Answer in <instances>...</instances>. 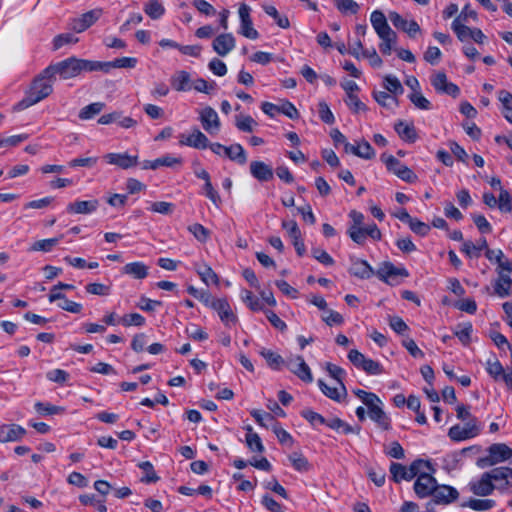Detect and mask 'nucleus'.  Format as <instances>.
<instances>
[{
    "mask_svg": "<svg viewBox=\"0 0 512 512\" xmlns=\"http://www.w3.org/2000/svg\"><path fill=\"white\" fill-rule=\"evenodd\" d=\"M395 131L399 137L408 142H415L417 139V133L413 124L399 121L394 126Z\"/></svg>",
    "mask_w": 512,
    "mask_h": 512,
    "instance_id": "34",
    "label": "nucleus"
},
{
    "mask_svg": "<svg viewBox=\"0 0 512 512\" xmlns=\"http://www.w3.org/2000/svg\"><path fill=\"white\" fill-rule=\"evenodd\" d=\"M199 120L203 129L210 135H216L221 127L217 112L212 107H205L199 112Z\"/></svg>",
    "mask_w": 512,
    "mask_h": 512,
    "instance_id": "9",
    "label": "nucleus"
},
{
    "mask_svg": "<svg viewBox=\"0 0 512 512\" xmlns=\"http://www.w3.org/2000/svg\"><path fill=\"white\" fill-rule=\"evenodd\" d=\"M486 370L495 380L501 379L504 381V376L507 374L499 361L488 362Z\"/></svg>",
    "mask_w": 512,
    "mask_h": 512,
    "instance_id": "60",
    "label": "nucleus"
},
{
    "mask_svg": "<svg viewBox=\"0 0 512 512\" xmlns=\"http://www.w3.org/2000/svg\"><path fill=\"white\" fill-rule=\"evenodd\" d=\"M293 468L299 472H307L310 469L308 460L300 453L294 452L288 457Z\"/></svg>",
    "mask_w": 512,
    "mask_h": 512,
    "instance_id": "45",
    "label": "nucleus"
},
{
    "mask_svg": "<svg viewBox=\"0 0 512 512\" xmlns=\"http://www.w3.org/2000/svg\"><path fill=\"white\" fill-rule=\"evenodd\" d=\"M105 108V103L94 102L83 107L79 112V118L81 120H89L94 116L98 115Z\"/></svg>",
    "mask_w": 512,
    "mask_h": 512,
    "instance_id": "40",
    "label": "nucleus"
},
{
    "mask_svg": "<svg viewBox=\"0 0 512 512\" xmlns=\"http://www.w3.org/2000/svg\"><path fill=\"white\" fill-rule=\"evenodd\" d=\"M87 293L98 296H106L110 294V286L102 283H90L85 286Z\"/></svg>",
    "mask_w": 512,
    "mask_h": 512,
    "instance_id": "62",
    "label": "nucleus"
},
{
    "mask_svg": "<svg viewBox=\"0 0 512 512\" xmlns=\"http://www.w3.org/2000/svg\"><path fill=\"white\" fill-rule=\"evenodd\" d=\"M144 11L150 18L158 19L164 14L165 9L158 0H149L144 7Z\"/></svg>",
    "mask_w": 512,
    "mask_h": 512,
    "instance_id": "48",
    "label": "nucleus"
},
{
    "mask_svg": "<svg viewBox=\"0 0 512 512\" xmlns=\"http://www.w3.org/2000/svg\"><path fill=\"white\" fill-rule=\"evenodd\" d=\"M374 99L377 101V103L383 107L390 108L392 106L397 105V98L396 96H393L389 94V92L385 91H378L374 92Z\"/></svg>",
    "mask_w": 512,
    "mask_h": 512,
    "instance_id": "50",
    "label": "nucleus"
},
{
    "mask_svg": "<svg viewBox=\"0 0 512 512\" xmlns=\"http://www.w3.org/2000/svg\"><path fill=\"white\" fill-rule=\"evenodd\" d=\"M235 45L236 40L231 33L218 35L212 43L213 50L222 57L229 54L235 48Z\"/></svg>",
    "mask_w": 512,
    "mask_h": 512,
    "instance_id": "19",
    "label": "nucleus"
},
{
    "mask_svg": "<svg viewBox=\"0 0 512 512\" xmlns=\"http://www.w3.org/2000/svg\"><path fill=\"white\" fill-rule=\"evenodd\" d=\"M171 86L178 92L189 91L192 89L191 75L184 70L176 71L170 78Z\"/></svg>",
    "mask_w": 512,
    "mask_h": 512,
    "instance_id": "27",
    "label": "nucleus"
},
{
    "mask_svg": "<svg viewBox=\"0 0 512 512\" xmlns=\"http://www.w3.org/2000/svg\"><path fill=\"white\" fill-rule=\"evenodd\" d=\"M370 21L377 35L385 31L391 30L390 26L388 25L387 19L382 11H373L370 16Z\"/></svg>",
    "mask_w": 512,
    "mask_h": 512,
    "instance_id": "38",
    "label": "nucleus"
},
{
    "mask_svg": "<svg viewBox=\"0 0 512 512\" xmlns=\"http://www.w3.org/2000/svg\"><path fill=\"white\" fill-rule=\"evenodd\" d=\"M241 299L242 301L252 310V311H260L263 310V304L261 301L255 297L251 291L243 289L241 290Z\"/></svg>",
    "mask_w": 512,
    "mask_h": 512,
    "instance_id": "46",
    "label": "nucleus"
},
{
    "mask_svg": "<svg viewBox=\"0 0 512 512\" xmlns=\"http://www.w3.org/2000/svg\"><path fill=\"white\" fill-rule=\"evenodd\" d=\"M301 416L305 418L313 426L327 425L328 422V420H326L322 415L310 409L302 410Z\"/></svg>",
    "mask_w": 512,
    "mask_h": 512,
    "instance_id": "55",
    "label": "nucleus"
},
{
    "mask_svg": "<svg viewBox=\"0 0 512 512\" xmlns=\"http://www.w3.org/2000/svg\"><path fill=\"white\" fill-rule=\"evenodd\" d=\"M259 354L266 360L267 364L276 370H279L283 365L286 364V361L282 358L278 353L267 349L261 348Z\"/></svg>",
    "mask_w": 512,
    "mask_h": 512,
    "instance_id": "36",
    "label": "nucleus"
},
{
    "mask_svg": "<svg viewBox=\"0 0 512 512\" xmlns=\"http://www.w3.org/2000/svg\"><path fill=\"white\" fill-rule=\"evenodd\" d=\"M179 145L194 149H206L209 146V139L198 128H193L190 134H181L179 136Z\"/></svg>",
    "mask_w": 512,
    "mask_h": 512,
    "instance_id": "13",
    "label": "nucleus"
},
{
    "mask_svg": "<svg viewBox=\"0 0 512 512\" xmlns=\"http://www.w3.org/2000/svg\"><path fill=\"white\" fill-rule=\"evenodd\" d=\"M182 159L180 157H174L172 155H164L162 157H159L155 160H152L150 163V167L152 170H156L159 167L165 166V167H173L175 165H181Z\"/></svg>",
    "mask_w": 512,
    "mask_h": 512,
    "instance_id": "41",
    "label": "nucleus"
},
{
    "mask_svg": "<svg viewBox=\"0 0 512 512\" xmlns=\"http://www.w3.org/2000/svg\"><path fill=\"white\" fill-rule=\"evenodd\" d=\"M378 37L381 39V43L379 45L380 52L384 55H390L394 45L396 44L397 34L391 29L378 34Z\"/></svg>",
    "mask_w": 512,
    "mask_h": 512,
    "instance_id": "31",
    "label": "nucleus"
},
{
    "mask_svg": "<svg viewBox=\"0 0 512 512\" xmlns=\"http://www.w3.org/2000/svg\"><path fill=\"white\" fill-rule=\"evenodd\" d=\"M323 312L322 320L329 326L341 325L344 322L342 315L334 310L326 309Z\"/></svg>",
    "mask_w": 512,
    "mask_h": 512,
    "instance_id": "58",
    "label": "nucleus"
},
{
    "mask_svg": "<svg viewBox=\"0 0 512 512\" xmlns=\"http://www.w3.org/2000/svg\"><path fill=\"white\" fill-rule=\"evenodd\" d=\"M497 278L493 281L494 294L500 298L512 295V278L506 270L496 269Z\"/></svg>",
    "mask_w": 512,
    "mask_h": 512,
    "instance_id": "14",
    "label": "nucleus"
},
{
    "mask_svg": "<svg viewBox=\"0 0 512 512\" xmlns=\"http://www.w3.org/2000/svg\"><path fill=\"white\" fill-rule=\"evenodd\" d=\"M54 77L44 75V71L33 81L26 97L19 102L22 109L28 108L48 97L53 91Z\"/></svg>",
    "mask_w": 512,
    "mask_h": 512,
    "instance_id": "4",
    "label": "nucleus"
},
{
    "mask_svg": "<svg viewBox=\"0 0 512 512\" xmlns=\"http://www.w3.org/2000/svg\"><path fill=\"white\" fill-rule=\"evenodd\" d=\"M190 233L200 242L205 243L210 237V231L199 223H194L188 227Z\"/></svg>",
    "mask_w": 512,
    "mask_h": 512,
    "instance_id": "54",
    "label": "nucleus"
},
{
    "mask_svg": "<svg viewBox=\"0 0 512 512\" xmlns=\"http://www.w3.org/2000/svg\"><path fill=\"white\" fill-rule=\"evenodd\" d=\"M149 267L143 262L128 263L123 267V273L132 276L135 279H144L148 275Z\"/></svg>",
    "mask_w": 512,
    "mask_h": 512,
    "instance_id": "35",
    "label": "nucleus"
},
{
    "mask_svg": "<svg viewBox=\"0 0 512 512\" xmlns=\"http://www.w3.org/2000/svg\"><path fill=\"white\" fill-rule=\"evenodd\" d=\"M120 324L125 327L137 326L141 327L145 324V318L139 313L125 314L119 319Z\"/></svg>",
    "mask_w": 512,
    "mask_h": 512,
    "instance_id": "49",
    "label": "nucleus"
},
{
    "mask_svg": "<svg viewBox=\"0 0 512 512\" xmlns=\"http://www.w3.org/2000/svg\"><path fill=\"white\" fill-rule=\"evenodd\" d=\"M431 84L438 93L447 94L456 98L460 94L459 87L449 82L444 72H437L431 76Z\"/></svg>",
    "mask_w": 512,
    "mask_h": 512,
    "instance_id": "10",
    "label": "nucleus"
},
{
    "mask_svg": "<svg viewBox=\"0 0 512 512\" xmlns=\"http://www.w3.org/2000/svg\"><path fill=\"white\" fill-rule=\"evenodd\" d=\"M224 155L227 156L232 161H237L241 165L247 162L245 150L238 143L233 144L229 147L225 146Z\"/></svg>",
    "mask_w": 512,
    "mask_h": 512,
    "instance_id": "37",
    "label": "nucleus"
},
{
    "mask_svg": "<svg viewBox=\"0 0 512 512\" xmlns=\"http://www.w3.org/2000/svg\"><path fill=\"white\" fill-rule=\"evenodd\" d=\"M250 7L246 4H241L239 7L240 17V30L239 33L248 39L255 40L259 37L258 31L253 27L252 19L250 17Z\"/></svg>",
    "mask_w": 512,
    "mask_h": 512,
    "instance_id": "11",
    "label": "nucleus"
},
{
    "mask_svg": "<svg viewBox=\"0 0 512 512\" xmlns=\"http://www.w3.org/2000/svg\"><path fill=\"white\" fill-rule=\"evenodd\" d=\"M102 15V9H93L79 17L73 18L69 24L70 28L77 32L81 33L92 26Z\"/></svg>",
    "mask_w": 512,
    "mask_h": 512,
    "instance_id": "12",
    "label": "nucleus"
},
{
    "mask_svg": "<svg viewBox=\"0 0 512 512\" xmlns=\"http://www.w3.org/2000/svg\"><path fill=\"white\" fill-rule=\"evenodd\" d=\"M432 497L435 504H449L458 498V492L453 487L436 484Z\"/></svg>",
    "mask_w": 512,
    "mask_h": 512,
    "instance_id": "23",
    "label": "nucleus"
},
{
    "mask_svg": "<svg viewBox=\"0 0 512 512\" xmlns=\"http://www.w3.org/2000/svg\"><path fill=\"white\" fill-rule=\"evenodd\" d=\"M327 426L333 430L341 431L344 434H359L360 427H352L348 423L342 421L340 418H333L328 420Z\"/></svg>",
    "mask_w": 512,
    "mask_h": 512,
    "instance_id": "39",
    "label": "nucleus"
},
{
    "mask_svg": "<svg viewBox=\"0 0 512 512\" xmlns=\"http://www.w3.org/2000/svg\"><path fill=\"white\" fill-rule=\"evenodd\" d=\"M117 122L119 126L125 129L132 128L137 125V121L131 117L123 116L120 111H113L109 114H104L98 119V123L108 125Z\"/></svg>",
    "mask_w": 512,
    "mask_h": 512,
    "instance_id": "20",
    "label": "nucleus"
},
{
    "mask_svg": "<svg viewBox=\"0 0 512 512\" xmlns=\"http://www.w3.org/2000/svg\"><path fill=\"white\" fill-rule=\"evenodd\" d=\"M388 16L395 28L407 33L411 38L421 31L419 24L415 20L408 21L395 11L389 12Z\"/></svg>",
    "mask_w": 512,
    "mask_h": 512,
    "instance_id": "15",
    "label": "nucleus"
},
{
    "mask_svg": "<svg viewBox=\"0 0 512 512\" xmlns=\"http://www.w3.org/2000/svg\"><path fill=\"white\" fill-rule=\"evenodd\" d=\"M97 71V61L69 57L44 69V75L54 77L59 75L61 79L67 80L79 76L82 72Z\"/></svg>",
    "mask_w": 512,
    "mask_h": 512,
    "instance_id": "1",
    "label": "nucleus"
},
{
    "mask_svg": "<svg viewBox=\"0 0 512 512\" xmlns=\"http://www.w3.org/2000/svg\"><path fill=\"white\" fill-rule=\"evenodd\" d=\"M235 126L242 132H252L257 122L250 115L241 114L235 117Z\"/></svg>",
    "mask_w": 512,
    "mask_h": 512,
    "instance_id": "43",
    "label": "nucleus"
},
{
    "mask_svg": "<svg viewBox=\"0 0 512 512\" xmlns=\"http://www.w3.org/2000/svg\"><path fill=\"white\" fill-rule=\"evenodd\" d=\"M436 480L434 477L427 473L420 474L415 483H414V491L420 498H425L428 496H432L433 491L436 488Z\"/></svg>",
    "mask_w": 512,
    "mask_h": 512,
    "instance_id": "17",
    "label": "nucleus"
},
{
    "mask_svg": "<svg viewBox=\"0 0 512 512\" xmlns=\"http://www.w3.org/2000/svg\"><path fill=\"white\" fill-rule=\"evenodd\" d=\"M497 208L501 212H511L512 211V197L510 193L505 189H500V194L497 199Z\"/></svg>",
    "mask_w": 512,
    "mask_h": 512,
    "instance_id": "51",
    "label": "nucleus"
},
{
    "mask_svg": "<svg viewBox=\"0 0 512 512\" xmlns=\"http://www.w3.org/2000/svg\"><path fill=\"white\" fill-rule=\"evenodd\" d=\"M318 386L325 396L337 402L347 394L344 384H339V387H330L323 380H318Z\"/></svg>",
    "mask_w": 512,
    "mask_h": 512,
    "instance_id": "30",
    "label": "nucleus"
},
{
    "mask_svg": "<svg viewBox=\"0 0 512 512\" xmlns=\"http://www.w3.org/2000/svg\"><path fill=\"white\" fill-rule=\"evenodd\" d=\"M35 410L42 415H53V414H59L64 411V408L51 405L48 403L43 402H36L35 403Z\"/></svg>",
    "mask_w": 512,
    "mask_h": 512,
    "instance_id": "59",
    "label": "nucleus"
},
{
    "mask_svg": "<svg viewBox=\"0 0 512 512\" xmlns=\"http://www.w3.org/2000/svg\"><path fill=\"white\" fill-rule=\"evenodd\" d=\"M194 268L197 274L200 276L201 280L206 284H215L217 285L219 282L217 274L213 271V269L207 265L206 263H195Z\"/></svg>",
    "mask_w": 512,
    "mask_h": 512,
    "instance_id": "29",
    "label": "nucleus"
},
{
    "mask_svg": "<svg viewBox=\"0 0 512 512\" xmlns=\"http://www.w3.org/2000/svg\"><path fill=\"white\" fill-rule=\"evenodd\" d=\"M26 430L17 424H3L0 426V442H15L24 437Z\"/></svg>",
    "mask_w": 512,
    "mask_h": 512,
    "instance_id": "21",
    "label": "nucleus"
},
{
    "mask_svg": "<svg viewBox=\"0 0 512 512\" xmlns=\"http://www.w3.org/2000/svg\"><path fill=\"white\" fill-rule=\"evenodd\" d=\"M478 13L476 10L471 9L470 5H465L461 13L454 19L452 29L456 33L460 41L464 42L469 39L480 43V30L471 29L468 24L471 21H476Z\"/></svg>",
    "mask_w": 512,
    "mask_h": 512,
    "instance_id": "3",
    "label": "nucleus"
},
{
    "mask_svg": "<svg viewBox=\"0 0 512 512\" xmlns=\"http://www.w3.org/2000/svg\"><path fill=\"white\" fill-rule=\"evenodd\" d=\"M286 367L304 382L311 383L313 376L311 370L302 356H290L286 360Z\"/></svg>",
    "mask_w": 512,
    "mask_h": 512,
    "instance_id": "8",
    "label": "nucleus"
},
{
    "mask_svg": "<svg viewBox=\"0 0 512 512\" xmlns=\"http://www.w3.org/2000/svg\"><path fill=\"white\" fill-rule=\"evenodd\" d=\"M98 207L99 201L97 199H92L69 203L66 210L70 214H91L95 212Z\"/></svg>",
    "mask_w": 512,
    "mask_h": 512,
    "instance_id": "25",
    "label": "nucleus"
},
{
    "mask_svg": "<svg viewBox=\"0 0 512 512\" xmlns=\"http://www.w3.org/2000/svg\"><path fill=\"white\" fill-rule=\"evenodd\" d=\"M212 309L215 310L220 320L226 327H232L237 323V316L233 313L230 304L224 298L218 299L212 303Z\"/></svg>",
    "mask_w": 512,
    "mask_h": 512,
    "instance_id": "16",
    "label": "nucleus"
},
{
    "mask_svg": "<svg viewBox=\"0 0 512 512\" xmlns=\"http://www.w3.org/2000/svg\"><path fill=\"white\" fill-rule=\"evenodd\" d=\"M63 238V235H60L59 237L55 238H49V239H43L38 240L32 244L30 247V251H42V252H49L52 250L54 246H56L59 241Z\"/></svg>",
    "mask_w": 512,
    "mask_h": 512,
    "instance_id": "42",
    "label": "nucleus"
},
{
    "mask_svg": "<svg viewBox=\"0 0 512 512\" xmlns=\"http://www.w3.org/2000/svg\"><path fill=\"white\" fill-rule=\"evenodd\" d=\"M471 333L472 325L470 323L460 324L455 330V335L464 345H467L470 342Z\"/></svg>",
    "mask_w": 512,
    "mask_h": 512,
    "instance_id": "57",
    "label": "nucleus"
},
{
    "mask_svg": "<svg viewBox=\"0 0 512 512\" xmlns=\"http://www.w3.org/2000/svg\"><path fill=\"white\" fill-rule=\"evenodd\" d=\"M78 42V38L71 33L59 34L53 39V49L58 50L64 45L75 44Z\"/></svg>",
    "mask_w": 512,
    "mask_h": 512,
    "instance_id": "56",
    "label": "nucleus"
},
{
    "mask_svg": "<svg viewBox=\"0 0 512 512\" xmlns=\"http://www.w3.org/2000/svg\"><path fill=\"white\" fill-rule=\"evenodd\" d=\"M136 64L137 59L134 57H122L109 62L97 61V71L109 73L113 68H134Z\"/></svg>",
    "mask_w": 512,
    "mask_h": 512,
    "instance_id": "24",
    "label": "nucleus"
},
{
    "mask_svg": "<svg viewBox=\"0 0 512 512\" xmlns=\"http://www.w3.org/2000/svg\"><path fill=\"white\" fill-rule=\"evenodd\" d=\"M382 401L373 402V406H368V414L371 420L377 423L379 427L384 430H388L390 428V419L383 411Z\"/></svg>",
    "mask_w": 512,
    "mask_h": 512,
    "instance_id": "26",
    "label": "nucleus"
},
{
    "mask_svg": "<svg viewBox=\"0 0 512 512\" xmlns=\"http://www.w3.org/2000/svg\"><path fill=\"white\" fill-rule=\"evenodd\" d=\"M507 492L512 489V468L500 466L482 474V496H487L493 490Z\"/></svg>",
    "mask_w": 512,
    "mask_h": 512,
    "instance_id": "2",
    "label": "nucleus"
},
{
    "mask_svg": "<svg viewBox=\"0 0 512 512\" xmlns=\"http://www.w3.org/2000/svg\"><path fill=\"white\" fill-rule=\"evenodd\" d=\"M377 274L381 279L384 280H387L388 278H392L395 276H408V272L405 268H397L390 262L383 263V265L379 268Z\"/></svg>",
    "mask_w": 512,
    "mask_h": 512,
    "instance_id": "32",
    "label": "nucleus"
},
{
    "mask_svg": "<svg viewBox=\"0 0 512 512\" xmlns=\"http://www.w3.org/2000/svg\"><path fill=\"white\" fill-rule=\"evenodd\" d=\"M350 273L361 279H368L372 276V267L365 261L356 259L352 262Z\"/></svg>",
    "mask_w": 512,
    "mask_h": 512,
    "instance_id": "33",
    "label": "nucleus"
},
{
    "mask_svg": "<svg viewBox=\"0 0 512 512\" xmlns=\"http://www.w3.org/2000/svg\"><path fill=\"white\" fill-rule=\"evenodd\" d=\"M248 433L246 434V443L250 450L256 451V452H263L264 446L262 444V441L259 437V435L255 432H253L252 427H247Z\"/></svg>",
    "mask_w": 512,
    "mask_h": 512,
    "instance_id": "44",
    "label": "nucleus"
},
{
    "mask_svg": "<svg viewBox=\"0 0 512 512\" xmlns=\"http://www.w3.org/2000/svg\"><path fill=\"white\" fill-rule=\"evenodd\" d=\"M250 173L258 181L265 182L273 178V169L263 161H252Z\"/></svg>",
    "mask_w": 512,
    "mask_h": 512,
    "instance_id": "28",
    "label": "nucleus"
},
{
    "mask_svg": "<svg viewBox=\"0 0 512 512\" xmlns=\"http://www.w3.org/2000/svg\"><path fill=\"white\" fill-rule=\"evenodd\" d=\"M482 254L491 264L497 266L496 269L506 270L508 273L512 272V262L505 258L501 249H491L485 239H482Z\"/></svg>",
    "mask_w": 512,
    "mask_h": 512,
    "instance_id": "7",
    "label": "nucleus"
},
{
    "mask_svg": "<svg viewBox=\"0 0 512 512\" xmlns=\"http://www.w3.org/2000/svg\"><path fill=\"white\" fill-rule=\"evenodd\" d=\"M104 160L108 164L115 165L121 169H129L138 164V156L128 153H108L104 156Z\"/></svg>",
    "mask_w": 512,
    "mask_h": 512,
    "instance_id": "18",
    "label": "nucleus"
},
{
    "mask_svg": "<svg viewBox=\"0 0 512 512\" xmlns=\"http://www.w3.org/2000/svg\"><path fill=\"white\" fill-rule=\"evenodd\" d=\"M381 159L385 163L387 169L398 176L401 180L407 183H414L417 180V175L393 155H382Z\"/></svg>",
    "mask_w": 512,
    "mask_h": 512,
    "instance_id": "6",
    "label": "nucleus"
},
{
    "mask_svg": "<svg viewBox=\"0 0 512 512\" xmlns=\"http://www.w3.org/2000/svg\"><path fill=\"white\" fill-rule=\"evenodd\" d=\"M264 11L266 14L271 16L277 23V25L283 29H286L290 26L289 19L285 15H280L277 9L274 6L268 5L264 7Z\"/></svg>",
    "mask_w": 512,
    "mask_h": 512,
    "instance_id": "52",
    "label": "nucleus"
},
{
    "mask_svg": "<svg viewBox=\"0 0 512 512\" xmlns=\"http://www.w3.org/2000/svg\"><path fill=\"white\" fill-rule=\"evenodd\" d=\"M512 459V448L505 443H494L486 449L482 457V467L494 466Z\"/></svg>",
    "mask_w": 512,
    "mask_h": 512,
    "instance_id": "5",
    "label": "nucleus"
},
{
    "mask_svg": "<svg viewBox=\"0 0 512 512\" xmlns=\"http://www.w3.org/2000/svg\"><path fill=\"white\" fill-rule=\"evenodd\" d=\"M353 393L368 407L373 406V402H380V398L372 393L362 389H355Z\"/></svg>",
    "mask_w": 512,
    "mask_h": 512,
    "instance_id": "64",
    "label": "nucleus"
},
{
    "mask_svg": "<svg viewBox=\"0 0 512 512\" xmlns=\"http://www.w3.org/2000/svg\"><path fill=\"white\" fill-rule=\"evenodd\" d=\"M384 88L394 96L401 95L403 93V87L399 79L392 75H387L384 78Z\"/></svg>",
    "mask_w": 512,
    "mask_h": 512,
    "instance_id": "47",
    "label": "nucleus"
},
{
    "mask_svg": "<svg viewBox=\"0 0 512 512\" xmlns=\"http://www.w3.org/2000/svg\"><path fill=\"white\" fill-rule=\"evenodd\" d=\"M251 416L256 420V422L265 428H272V425L274 423H277L274 419V417L270 413H262L259 410H253L251 411Z\"/></svg>",
    "mask_w": 512,
    "mask_h": 512,
    "instance_id": "53",
    "label": "nucleus"
},
{
    "mask_svg": "<svg viewBox=\"0 0 512 512\" xmlns=\"http://www.w3.org/2000/svg\"><path fill=\"white\" fill-rule=\"evenodd\" d=\"M478 434L476 424L454 425L449 429L448 435L454 441L470 439Z\"/></svg>",
    "mask_w": 512,
    "mask_h": 512,
    "instance_id": "22",
    "label": "nucleus"
},
{
    "mask_svg": "<svg viewBox=\"0 0 512 512\" xmlns=\"http://www.w3.org/2000/svg\"><path fill=\"white\" fill-rule=\"evenodd\" d=\"M318 113L320 119L326 124H333L335 121V117L330 110L328 104L324 101L319 102L318 104Z\"/></svg>",
    "mask_w": 512,
    "mask_h": 512,
    "instance_id": "63",
    "label": "nucleus"
},
{
    "mask_svg": "<svg viewBox=\"0 0 512 512\" xmlns=\"http://www.w3.org/2000/svg\"><path fill=\"white\" fill-rule=\"evenodd\" d=\"M452 305L456 309L467 313H475L477 311V303L470 298L457 300Z\"/></svg>",
    "mask_w": 512,
    "mask_h": 512,
    "instance_id": "61",
    "label": "nucleus"
}]
</instances>
